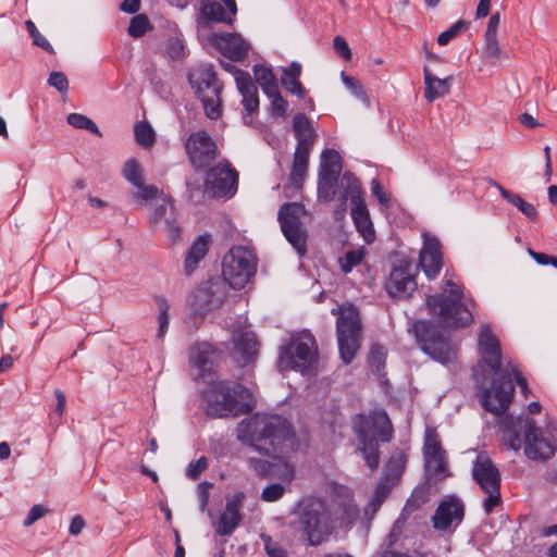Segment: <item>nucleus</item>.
<instances>
[{"mask_svg": "<svg viewBox=\"0 0 557 557\" xmlns=\"http://www.w3.org/2000/svg\"><path fill=\"white\" fill-rule=\"evenodd\" d=\"M359 516L352 491L331 484L329 497L307 498L298 513V528L311 546L325 542L336 528L350 527Z\"/></svg>", "mask_w": 557, "mask_h": 557, "instance_id": "obj_1", "label": "nucleus"}, {"mask_svg": "<svg viewBox=\"0 0 557 557\" xmlns=\"http://www.w3.org/2000/svg\"><path fill=\"white\" fill-rule=\"evenodd\" d=\"M478 348L483 362L497 375L491 387L474 372L478 387L481 389V403L486 411L502 414L508 409L515 393V386L507 372H500L502 349L498 338L488 324L480 327L478 334Z\"/></svg>", "mask_w": 557, "mask_h": 557, "instance_id": "obj_2", "label": "nucleus"}, {"mask_svg": "<svg viewBox=\"0 0 557 557\" xmlns=\"http://www.w3.org/2000/svg\"><path fill=\"white\" fill-rule=\"evenodd\" d=\"M237 438L271 458L293 450L296 444L290 422L278 414L256 413L237 426Z\"/></svg>", "mask_w": 557, "mask_h": 557, "instance_id": "obj_3", "label": "nucleus"}, {"mask_svg": "<svg viewBox=\"0 0 557 557\" xmlns=\"http://www.w3.org/2000/svg\"><path fill=\"white\" fill-rule=\"evenodd\" d=\"M211 384L202 392L205 410L211 418L237 417L253 409V395L249 388L227 381H209Z\"/></svg>", "mask_w": 557, "mask_h": 557, "instance_id": "obj_4", "label": "nucleus"}, {"mask_svg": "<svg viewBox=\"0 0 557 557\" xmlns=\"http://www.w3.org/2000/svg\"><path fill=\"white\" fill-rule=\"evenodd\" d=\"M524 435V453L533 460H547L555 454V445L543 436L535 421L529 417L506 418L503 422V436L510 449L521 448L520 435Z\"/></svg>", "mask_w": 557, "mask_h": 557, "instance_id": "obj_5", "label": "nucleus"}, {"mask_svg": "<svg viewBox=\"0 0 557 557\" xmlns=\"http://www.w3.org/2000/svg\"><path fill=\"white\" fill-rule=\"evenodd\" d=\"M358 440V450L371 470L380 465L379 442L388 443L393 437V425L384 410L371 411L359 416L354 426Z\"/></svg>", "mask_w": 557, "mask_h": 557, "instance_id": "obj_6", "label": "nucleus"}, {"mask_svg": "<svg viewBox=\"0 0 557 557\" xmlns=\"http://www.w3.org/2000/svg\"><path fill=\"white\" fill-rule=\"evenodd\" d=\"M462 298L461 287L451 280H447L441 294L426 297V306L443 325L465 327L472 322L473 315Z\"/></svg>", "mask_w": 557, "mask_h": 557, "instance_id": "obj_7", "label": "nucleus"}, {"mask_svg": "<svg viewBox=\"0 0 557 557\" xmlns=\"http://www.w3.org/2000/svg\"><path fill=\"white\" fill-rule=\"evenodd\" d=\"M337 315L336 335L341 358L350 363L360 348L362 323L359 310L354 305H343L331 310Z\"/></svg>", "mask_w": 557, "mask_h": 557, "instance_id": "obj_8", "label": "nucleus"}, {"mask_svg": "<svg viewBox=\"0 0 557 557\" xmlns=\"http://www.w3.org/2000/svg\"><path fill=\"white\" fill-rule=\"evenodd\" d=\"M258 258L248 247L236 246L223 257L222 275L234 289H240L248 284L257 273Z\"/></svg>", "mask_w": 557, "mask_h": 557, "instance_id": "obj_9", "label": "nucleus"}, {"mask_svg": "<svg viewBox=\"0 0 557 557\" xmlns=\"http://www.w3.org/2000/svg\"><path fill=\"white\" fill-rule=\"evenodd\" d=\"M293 129L297 139L293 166L289 173V182L295 187H300L307 175L309 154L313 147L317 134L304 113H297L293 117Z\"/></svg>", "mask_w": 557, "mask_h": 557, "instance_id": "obj_10", "label": "nucleus"}, {"mask_svg": "<svg viewBox=\"0 0 557 557\" xmlns=\"http://www.w3.org/2000/svg\"><path fill=\"white\" fill-rule=\"evenodd\" d=\"M412 331L419 347L433 360L448 364L456 359L457 352L448 338H445L431 321H416Z\"/></svg>", "mask_w": 557, "mask_h": 557, "instance_id": "obj_11", "label": "nucleus"}, {"mask_svg": "<svg viewBox=\"0 0 557 557\" xmlns=\"http://www.w3.org/2000/svg\"><path fill=\"white\" fill-rule=\"evenodd\" d=\"M317 359L315 339L311 334L304 333L292 338L290 343L280 350L278 368L282 371L296 370L306 372Z\"/></svg>", "mask_w": 557, "mask_h": 557, "instance_id": "obj_12", "label": "nucleus"}, {"mask_svg": "<svg viewBox=\"0 0 557 557\" xmlns=\"http://www.w3.org/2000/svg\"><path fill=\"white\" fill-rule=\"evenodd\" d=\"M472 478L487 495L483 503L485 513H492L494 508L502 503V476L498 468L490 457L479 455L473 463Z\"/></svg>", "mask_w": 557, "mask_h": 557, "instance_id": "obj_13", "label": "nucleus"}, {"mask_svg": "<svg viewBox=\"0 0 557 557\" xmlns=\"http://www.w3.org/2000/svg\"><path fill=\"white\" fill-rule=\"evenodd\" d=\"M304 214L306 209L298 202L284 203L277 214L284 236L299 256H305L307 252L308 234L300 220Z\"/></svg>", "mask_w": 557, "mask_h": 557, "instance_id": "obj_14", "label": "nucleus"}, {"mask_svg": "<svg viewBox=\"0 0 557 557\" xmlns=\"http://www.w3.org/2000/svg\"><path fill=\"white\" fill-rule=\"evenodd\" d=\"M342 157L334 149H324L318 175V197L332 201L338 189V178L342 172Z\"/></svg>", "mask_w": 557, "mask_h": 557, "instance_id": "obj_15", "label": "nucleus"}, {"mask_svg": "<svg viewBox=\"0 0 557 557\" xmlns=\"http://www.w3.org/2000/svg\"><path fill=\"white\" fill-rule=\"evenodd\" d=\"M238 185V172L227 162L212 166L205 181V190L213 198H231Z\"/></svg>", "mask_w": 557, "mask_h": 557, "instance_id": "obj_16", "label": "nucleus"}, {"mask_svg": "<svg viewBox=\"0 0 557 557\" xmlns=\"http://www.w3.org/2000/svg\"><path fill=\"white\" fill-rule=\"evenodd\" d=\"M149 223L152 230H162L170 244H175L181 239L182 228L177 220V212L173 201L162 195L154 203L149 216Z\"/></svg>", "mask_w": 557, "mask_h": 557, "instance_id": "obj_17", "label": "nucleus"}, {"mask_svg": "<svg viewBox=\"0 0 557 557\" xmlns=\"http://www.w3.org/2000/svg\"><path fill=\"white\" fill-rule=\"evenodd\" d=\"M185 150L189 162L196 169L208 166L218 154L215 141L206 131H198L187 138Z\"/></svg>", "mask_w": 557, "mask_h": 557, "instance_id": "obj_18", "label": "nucleus"}, {"mask_svg": "<svg viewBox=\"0 0 557 557\" xmlns=\"http://www.w3.org/2000/svg\"><path fill=\"white\" fill-rule=\"evenodd\" d=\"M465 517V505L457 496H446L437 506L433 517V528L437 531H447L453 523L460 524Z\"/></svg>", "mask_w": 557, "mask_h": 557, "instance_id": "obj_19", "label": "nucleus"}, {"mask_svg": "<svg viewBox=\"0 0 557 557\" xmlns=\"http://www.w3.org/2000/svg\"><path fill=\"white\" fill-rule=\"evenodd\" d=\"M416 287L417 283L409 263L401 262L394 267L386 282V289L392 297L408 298Z\"/></svg>", "mask_w": 557, "mask_h": 557, "instance_id": "obj_20", "label": "nucleus"}, {"mask_svg": "<svg viewBox=\"0 0 557 557\" xmlns=\"http://www.w3.org/2000/svg\"><path fill=\"white\" fill-rule=\"evenodd\" d=\"M210 42L231 61H243L249 50V45L238 34H212Z\"/></svg>", "mask_w": 557, "mask_h": 557, "instance_id": "obj_21", "label": "nucleus"}, {"mask_svg": "<svg viewBox=\"0 0 557 557\" xmlns=\"http://www.w3.org/2000/svg\"><path fill=\"white\" fill-rule=\"evenodd\" d=\"M419 263L429 280H434L443 267L442 245L435 237L424 236Z\"/></svg>", "mask_w": 557, "mask_h": 557, "instance_id": "obj_22", "label": "nucleus"}, {"mask_svg": "<svg viewBox=\"0 0 557 557\" xmlns=\"http://www.w3.org/2000/svg\"><path fill=\"white\" fill-rule=\"evenodd\" d=\"M245 494L237 492L231 499L226 502L225 510L220 516L219 520L213 523L216 534L221 536L231 535L242 521V515L239 512Z\"/></svg>", "mask_w": 557, "mask_h": 557, "instance_id": "obj_23", "label": "nucleus"}, {"mask_svg": "<svg viewBox=\"0 0 557 557\" xmlns=\"http://www.w3.org/2000/svg\"><path fill=\"white\" fill-rule=\"evenodd\" d=\"M444 455L445 451L441 446L437 435L428 430L425 433L423 456L426 470L434 476H445L446 463Z\"/></svg>", "mask_w": 557, "mask_h": 557, "instance_id": "obj_24", "label": "nucleus"}, {"mask_svg": "<svg viewBox=\"0 0 557 557\" xmlns=\"http://www.w3.org/2000/svg\"><path fill=\"white\" fill-rule=\"evenodd\" d=\"M344 180L347 183L348 188L345 197H350L352 220L356 218L370 215L363 199V191L361 189L359 180L350 172L344 173Z\"/></svg>", "mask_w": 557, "mask_h": 557, "instance_id": "obj_25", "label": "nucleus"}, {"mask_svg": "<svg viewBox=\"0 0 557 557\" xmlns=\"http://www.w3.org/2000/svg\"><path fill=\"white\" fill-rule=\"evenodd\" d=\"M215 350L212 345L208 343H200L194 345L189 350L190 363L200 370L201 376L206 380V374L212 381L213 374L211 373V366L213 363V356Z\"/></svg>", "mask_w": 557, "mask_h": 557, "instance_id": "obj_26", "label": "nucleus"}, {"mask_svg": "<svg viewBox=\"0 0 557 557\" xmlns=\"http://www.w3.org/2000/svg\"><path fill=\"white\" fill-rule=\"evenodd\" d=\"M236 85L243 96V104L248 113H253L259 108L258 90L248 73L238 71L236 73Z\"/></svg>", "mask_w": 557, "mask_h": 557, "instance_id": "obj_27", "label": "nucleus"}, {"mask_svg": "<svg viewBox=\"0 0 557 557\" xmlns=\"http://www.w3.org/2000/svg\"><path fill=\"white\" fill-rule=\"evenodd\" d=\"M233 341L235 344V351L244 364L255 360L258 352V342L252 332L238 331L234 333Z\"/></svg>", "mask_w": 557, "mask_h": 557, "instance_id": "obj_28", "label": "nucleus"}, {"mask_svg": "<svg viewBox=\"0 0 557 557\" xmlns=\"http://www.w3.org/2000/svg\"><path fill=\"white\" fill-rule=\"evenodd\" d=\"M221 82L213 83L211 88L203 90V94H197L200 99L205 114L210 120H216L221 115V91H222Z\"/></svg>", "mask_w": 557, "mask_h": 557, "instance_id": "obj_29", "label": "nucleus"}, {"mask_svg": "<svg viewBox=\"0 0 557 557\" xmlns=\"http://www.w3.org/2000/svg\"><path fill=\"white\" fill-rule=\"evenodd\" d=\"M191 302L199 312H207L222 304V298L213 292V286L205 284L199 286L191 296Z\"/></svg>", "mask_w": 557, "mask_h": 557, "instance_id": "obj_30", "label": "nucleus"}, {"mask_svg": "<svg viewBox=\"0 0 557 557\" xmlns=\"http://www.w3.org/2000/svg\"><path fill=\"white\" fill-rule=\"evenodd\" d=\"M210 237L208 235L198 236L186 255L184 261L185 272L190 274L198 267L199 262L207 256L209 250Z\"/></svg>", "mask_w": 557, "mask_h": 557, "instance_id": "obj_31", "label": "nucleus"}, {"mask_svg": "<svg viewBox=\"0 0 557 557\" xmlns=\"http://www.w3.org/2000/svg\"><path fill=\"white\" fill-rule=\"evenodd\" d=\"M423 74L425 84L424 97L428 101L432 102L436 98L449 92L451 77L441 79L433 75L426 66L423 69Z\"/></svg>", "mask_w": 557, "mask_h": 557, "instance_id": "obj_32", "label": "nucleus"}, {"mask_svg": "<svg viewBox=\"0 0 557 557\" xmlns=\"http://www.w3.org/2000/svg\"><path fill=\"white\" fill-rule=\"evenodd\" d=\"M490 182L494 187H496L499 190V193L504 199H506L509 203L515 206L531 222L537 221V219H539L537 210L532 203L525 201L518 194H515V193L504 188L497 182H495L493 180H491Z\"/></svg>", "mask_w": 557, "mask_h": 557, "instance_id": "obj_33", "label": "nucleus"}, {"mask_svg": "<svg viewBox=\"0 0 557 557\" xmlns=\"http://www.w3.org/2000/svg\"><path fill=\"white\" fill-rule=\"evenodd\" d=\"M189 83L195 88L196 95L210 89L213 83L220 82L211 65H201L188 75Z\"/></svg>", "mask_w": 557, "mask_h": 557, "instance_id": "obj_34", "label": "nucleus"}, {"mask_svg": "<svg viewBox=\"0 0 557 557\" xmlns=\"http://www.w3.org/2000/svg\"><path fill=\"white\" fill-rule=\"evenodd\" d=\"M483 55L493 66H502L509 55L502 49L498 36H484Z\"/></svg>", "mask_w": 557, "mask_h": 557, "instance_id": "obj_35", "label": "nucleus"}, {"mask_svg": "<svg viewBox=\"0 0 557 557\" xmlns=\"http://www.w3.org/2000/svg\"><path fill=\"white\" fill-rule=\"evenodd\" d=\"M201 17L207 22L232 24V13L218 1H202Z\"/></svg>", "mask_w": 557, "mask_h": 557, "instance_id": "obj_36", "label": "nucleus"}, {"mask_svg": "<svg viewBox=\"0 0 557 557\" xmlns=\"http://www.w3.org/2000/svg\"><path fill=\"white\" fill-rule=\"evenodd\" d=\"M406 461L407 457L403 451L394 453L384 467L382 480L395 485L405 469Z\"/></svg>", "mask_w": 557, "mask_h": 557, "instance_id": "obj_37", "label": "nucleus"}, {"mask_svg": "<svg viewBox=\"0 0 557 557\" xmlns=\"http://www.w3.org/2000/svg\"><path fill=\"white\" fill-rule=\"evenodd\" d=\"M253 75L265 95L276 92L277 79L271 69L257 64L253 66Z\"/></svg>", "mask_w": 557, "mask_h": 557, "instance_id": "obj_38", "label": "nucleus"}, {"mask_svg": "<svg viewBox=\"0 0 557 557\" xmlns=\"http://www.w3.org/2000/svg\"><path fill=\"white\" fill-rule=\"evenodd\" d=\"M154 301L158 308V323L159 329L157 333V337L162 339L169 329V309L170 305L165 297L156 296Z\"/></svg>", "mask_w": 557, "mask_h": 557, "instance_id": "obj_39", "label": "nucleus"}, {"mask_svg": "<svg viewBox=\"0 0 557 557\" xmlns=\"http://www.w3.org/2000/svg\"><path fill=\"white\" fill-rule=\"evenodd\" d=\"M134 133H135L136 143L141 148L147 149V148L152 147V145L154 144V140H156L154 131L152 129V127L150 126L149 123H147V122L137 123L135 125Z\"/></svg>", "mask_w": 557, "mask_h": 557, "instance_id": "obj_40", "label": "nucleus"}, {"mask_svg": "<svg viewBox=\"0 0 557 557\" xmlns=\"http://www.w3.org/2000/svg\"><path fill=\"white\" fill-rule=\"evenodd\" d=\"M123 177L132 185L141 186L144 182L143 170L138 161L134 158L126 160L122 170Z\"/></svg>", "mask_w": 557, "mask_h": 557, "instance_id": "obj_41", "label": "nucleus"}, {"mask_svg": "<svg viewBox=\"0 0 557 557\" xmlns=\"http://www.w3.org/2000/svg\"><path fill=\"white\" fill-rule=\"evenodd\" d=\"M67 123L78 129H86L99 137L102 136L99 127L88 116L81 113H70L66 117Z\"/></svg>", "mask_w": 557, "mask_h": 557, "instance_id": "obj_42", "label": "nucleus"}, {"mask_svg": "<svg viewBox=\"0 0 557 557\" xmlns=\"http://www.w3.org/2000/svg\"><path fill=\"white\" fill-rule=\"evenodd\" d=\"M386 361V350L382 345H373L368 355V362L370 368L376 373L381 374L382 370L385 367Z\"/></svg>", "mask_w": 557, "mask_h": 557, "instance_id": "obj_43", "label": "nucleus"}, {"mask_svg": "<svg viewBox=\"0 0 557 557\" xmlns=\"http://www.w3.org/2000/svg\"><path fill=\"white\" fill-rule=\"evenodd\" d=\"M151 28L150 22L145 14H137L131 18L128 35L133 38L143 37Z\"/></svg>", "mask_w": 557, "mask_h": 557, "instance_id": "obj_44", "label": "nucleus"}, {"mask_svg": "<svg viewBox=\"0 0 557 557\" xmlns=\"http://www.w3.org/2000/svg\"><path fill=\"white\" fill-rule=\"evenodd\" d=\"M469 27V22L465 20H459L455 24H453L448 29L442 32L437 37V42L441 46L448 45L453 39H455L462 32L467 30Z\"/></svg>", "mask_w": 557, "mask_h": 557, "instance_id": "obj_45", "label": "nucleus"}, {"mask_svg": "<svg viewBox=\"0 0 557 557\" xmlns=\"http://www.w3.org/2000/svg\"><path fill=\"white\" fill-rule=\"evenodd\" d=\"M366 255L363 248L348 250L341 260V269L344 273H349L356 265L361 263Z\"/></svg>", "mask_w": 557, "mask_h": 557, "instance_id": "obj_46", "label": "nucleus"}, {"mask_svg": "<svg viewBox=\"0 0 557 557\" xmlns=\"http://www.w3.org/2000/svg\"><path fill=\"white\" fill-rule=\"evenodd\" d=\"M354 223L367 243H371L374 239L375 233L370 215L356 218Z\"/></svg>", "mask_w": 557, "mask_h": 557, "instance_id": "obj_47", "label": "nucleus"}, {"mask_svg": "<svg viewBox=\"0 0 557 557\" xmlns=\"http://www.w3.org/2000/svg\"><path fill=\"white\" fill-rule=\"evenodd\" d=\"M25 26H26V29L27 32L29 33L32 39H33V42L34 45L42 48L44 50H46L47 52L49 53H53V48L52 46L49 44V41L39 33V30L37 29L36 25L30 21V20H27L25 22Z\"/></svg>", "mask_w": 557, "mask_h": 557, "instance_id": "obj_48", "label": "nucleus"}, {"mask_svg": "<svg viewBox=\"0 0 557 557\" xmlns=\"http://www.w3.org/2000/svg\"><path fill=\"white\" fill-rule=\"evenodd\" d=\"M47 83L50 87L55 88L61 95H66L69 91V79L63 72H51Z\"/></svg>", "mask_w": 557, "mask_h": 557, "instance_id": "obj_49", "label": "nucleus"}, {"mask_svg": "<svg viewBox=\"0 0 557 557\" xmlns=\"http://www.w3.org/2000/svg\"><path fill=\"white\" fill-rule=\"evenodd\" d=\"M136 187L138 188V193L135 195V197L146 202L156 199V203H158V199H160L163 195L162 193H159L157 186L145 185L144 182H141V186Z\"/></svg>", "mask_w": 557, "mask_h": 557, "instance_id": "obj_50", "label": "nucleus"}, {"mask_svg": "<svg viewBox=\"0 0 557 557\" xmlns=\"http://www.w3.org/2000/svg\"><path fill=\"white\" fill-rule=\"evenodd\" d=\"M285 487L281 483H273L263 488L261 499L264 502H276L283 497Z\"/></svg>", "mask_w": 557, "mask_h": 557, "instance_id": "obj_51", "label": "nucleus"}, {"mask_svg": "<svg viewBox=\"0 0 557 557\" xmlns=\"http://www.w3.org/2000/svg\"><path fill=\"white\" fill-rule=\"evenodd\" d=\"M267 96L272 100L271 101V111L272 114L284 116L287 111V101L282 97L278 88H276L275 94H267Z\"/></svg>", "mask_w": 557, "mask_h": 557, "instance_id": "obj_52", "label": "nucleus"}, {"mask_svg": "<svg viewBox=\"0 0 557 557\" xmlns=\"http://www.w3.org/2000/svg\"><path fill=\"white\" fill-rule=\"evenodd\" d=\"M264 549L271 557H287V550L278 543L273 541L270 536H262Z\"/></svg>", "mask_w": 557, "mask_h": 557, "instance_id": "obj_53", "label": "nucleus"}, {"mask_svg": "<svg viewBox=\"0 0 557 557\" xmlns=\"http://www.w3.org/2000/svg\"><path fill=\"white\" fill-rule=\"evenodd\" d=\"M342 79L345 86L359 99L367 100V95L361 83L352 76H347L342 72Z\"/></svg>", "mask_w": 557, "mask_h": 557, "instance_id": "obj_54", "label": "nucleus"}, {"mask_svg": "<svg viewBox=\"0 0 557 557\" xmlns=\"http://www.w3.org/2000/svg\"><path fill=\"white\" fill-rule=\"evenodd\" d=\"M207 468L208 459L205 456H202L196 461H193L188 465L186 475L191 480H196Z\"/></svg>", "mask_w": 557, "mask_h": 557, "instance_id": "obj_55", "label": "nucleus"}, {"mask_svg": "<svg viewBox=\"0 0 557 557\" xmlns=\"http://www.w3.org/2000/svg\"><path fill=\"white\" fill-rule=\"evenodd\" d=\"M249 467L259 475L260 478H267L271 473V469L273 465L263 459L250 458Z\"/></svg>", "mask_w": 557, "mask_h": 557, "instance_id": "obj_56", "label": "nucleus"}, {"mask_svg": "<svg viewBox=\"0 0 557 557\" xmlns=\"http://www.w3.org/2000/svg\"><path fill=\"white\" fill-rule=\"evenodd\" d=\"M281 83L283 87L292 95H296L298 98L305 97L306 89L299 82V78H281Z\"/></svg>", "mask_w": 557, "mask_h": 557, "instance_id": "obj_57", "label": "nucleus"}, {"mask_svg": "<svg viewBox=\"0 0 557 557\" xmlns=\"http://www.w3.org/2000/svg\"><path fill=\"white\" fill-rule=\"evenodd\" d=\"M371 191L383 207H389L391 196L383 190L381 183L375 178L371 181Z\"/></svg>", "mask_w": 557, "mask_h": 557, "instance_id": "obj_58", "label": "nucleus"}, {"mask_svg": "<svg viewBox=\"0 0 557 557\" xmlns=\"http://www.w3.org/2000/svg\"><path fill=\"white\" fill-rule=\"evenodd\" d=\"M393 486L394 484H392L391 482L381 479L375 486L372 498L383 504L387 496L389 495Z\"/></svg>", "mask_w": 557, "mask_h": 557, "instance_id": "obj_59", "label": "nucleus"}, {"mask_svg": "<svg viewBox=\"0 0 557 557\" xmlns=\"http://www.w3.org/2000/svg\"><path fill=\"white\" fill-rule=\"evenodd\" d=\"M333 48L343 59L347 61L351 59L350 48L344 37L336 36L333 39Z\"/></svg>", "mask_w": 557, "mask_h": 557, "instance_id": "obj_60", "label": "nucleus"}, {"mask_svg": "<svg viewBox=\"0 0 557 557\" xmlns=\"http://www.w3.org/2000/svg\"><path fill=\"white\" fill-rule=\"evenodd\" d=\"M48 510L42 505H34L30 510L28 511L27 517L24 520L25 527H30L34 524L38 519L44 517Z\"/></svg>", "mask_w": 557, "mask_h": 557, "instance_id": "obj_61", "label": "nucleus"}, {"mask_svg": "<svg viewBox=\"0 0 557 557\" xmlns=\"http://www.w3.org/2000/svg\"><path fill=\"white\" fill-rule=\"evenodd\" d=\"M211 484L209 482H201L198 485L199 507L201 511H205L209 502V490Z\"/></svg>", "mask_w": 557, "mask_h": 557, "instance_id": "obj_62", "label": "nucleus"}, {"mask_svg": "<svg viewBox=\"0 0 557 557\" xmlns=\"http://www.w3.org/2000/svg\"><path fill=\"white\" fill-rule=\"evenodd\" d=\"M499 22H500V13L499 12L493 13L488 20L484 36H498L497 29L499 26Z\"/></svg>", "mask_w": 557, "mask_h": 557, "instance_id": "obj_63", "label": "nucleus"}, {"mask_svg": "<svg viewBox=\"0 0 557 557\" xmlns=\"http://www.w3.org/2000/svg\"><path fill=\"white\" fill-rule=\"evenodd\" d=\"M139 9L140 0H123V2L120 4V10L128 14H134L138 12Z\"/></svg>", "mask_w": 557, "mask_h": 557, "instance_id": "obj_64", "label": "nucleus"}]
</instances>
